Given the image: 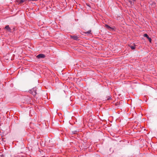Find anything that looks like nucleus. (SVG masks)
<instances>
[{"instance_id": "1", "label": "nucleus", "mask_w": 157, "mask_h": 157, "mask_svg": "<svg viewBox=\"0 0 157 157\" xmlns=\"http://www.w3.org/2000/svg\"><path fill=\"white\" fill-rule=\"evenodd\" d=\"M144 37H146L148 40L151 43V38L149 37L148 35L147 34H145L144 35Z\"/></svg>"}, {"instance_id": "2", "label": "nucleus", "mask_w": 157, "mask_h": 157, "mask_svg": "<svg viewBox=\"0 0 157 157\" xmlns=\"http://www.w3.org/2000/svg\"><path fill=\"white\" fill-rule=\"evenodd\" d=\"M36 57L38 58H44L45 57V55L43 54H40L36 56Z\"/></svg>"}, {"instance_id": "3", "label": "nucleus", "mask_w": 157, "mask_h": 157, "mask_svg": "<svg viewBox=\"0 0 157 157\" xmlns=\"http://www.w3.org/2000/svg\"><path fill=\"white\" fill-rule=\"evenodd\" d=\"M105 27L110 31L113 30H114V29L113 28L107 25H105Z\"/></svg>"}, {"instance_id": "4", "label": "nucleus", "mask_w": 157, "mask_h": 157, "mask_svg": "<svg viewBox=\"0 0 157 157\" xmlns=\"http://www.w3.org/2000/svg\"><path fill=\"white\" fill-rule=\"evenodd\" d=\"M71 38L75 40H77L78 39V37L76 36H71Z\"/></svg>"}, {"instance_id": "5", "label": "nucleus", "mask_w": 157, "mask_h": 157, "mask_svg": "<svg viewBox=\"0 0 157 157\" xmlns=\"http://www.w3.org/2000/svg\"><path fill=\"white\" fill-rule=\"evenodd\" d=\"M33 90L34 92H32L31 93L33 95H35L36 94V90L34 88Z\"/></svg>"}, {"instance_id": "6", "label": "nucleus", "mask_w": 157, "mask_h": 157, "mask_svg": "<svg viewBox=\"0 0 157 157\" xmlns=\"http://www.w3.org/2000/svg\"><path fill=\"white\" fill-rule=\"evenodd\" d=\"M130 47L132 50H133V49H134L135 48V45H134L133 46H132V45L130 46Z\"/></svg>"}, {"instance_id": "7", "label": "nucleus", "mask_w": 157, "mask_h": 157, "mask_svg": "<svg viewBox=\"0 0 157 157\" xmlns=\"http://www.w3.org/2000/svg\"><path fill=\"white\" fill-rule=\"evenodd\" d=\"M7 30H8V31H10V29L9 28L8 25L6 26L5 28Z\"/></svg>"}, {"instance_id": "8", "label": "nucleus", "mask_w": 157, "mask_h": 157, "mask_svg": "<svg viewBox=\"0 0 157 157\" xmlns=\"http://www.w3.org/2000/svg\"><path fill=\"white\" fill-rule=\"evenodd\" d=\"M129 2L130 3V4L131 5H132L134 4L133 2H132L130 0L129 1Z\"/></svg>"}, {"instance_id": "9", "label": "nucleus", "mask_w": 157, "mask_h": 157, "mask_svg": "<svg viewBox=\"0 0 157 157\" xmlns=\"http://www.w3.org/2000/svg\"><path fill=\"white\" fill-rule=\"evenodd\" d=\"M24 1H25V0H20V3H23V2H24Z\"/></svg>"}, {"instance_id": "10", "label": "nucleus", "mask_w": 157, "mask_h": 157, "mask_svg": "<svg viewBox=\"0 0 157 157\" xmlns=\"http://www.w3.org/2000/svg\"><path fill=\"white\" fill-rule=\"evenodd\" d=\"M16 1L18 2V3H20V0H16Z\"/></svg>"}, {"instance_id": "11", "label": "nucleus", "mask_w": 157, "mask_h": 157, "mask_svg": "<svg viewBox=\"0 0 157 157\" xmlns=\"http://www.w3.org/2000/svg\"><path fill=\"white\" fill-rule=\"evenodd\" d=\"M91 31H89L87 32V33H90Z\"/></svg>"}, {"instance_id": "12", "label": "nucleus", "mask_w": 157, "mask_h": 157, "mask_svg": "<svg viewBox=\"0 0 157 157\" xmlns=\"http://www.w3.org/2000/svg\"><path fill=\"white\" fill-rule=\"evenodd\" d=\"M133 1H135V0H132Z\"/></svg>"}]
</instances>
